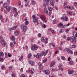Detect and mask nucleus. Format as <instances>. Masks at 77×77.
Here are the masks:
<instances>
[{"instance_id": "obj_1", "label": "nucleus", "mask_w": 77, "mask_h": 77, "mask_svg": "<svg viewBox=\"0 0 77 77\" xmlns=\"http://www.w3.org/2000/svg\"><path fill=\"white\" fill-rule=\"evenodd\" d=\"M77 32H73V35L74 36H72V38L71 39V41L72 42H74L75 43L76 42V39H77V38L76 37H75V34L77 33Z\"/></svg>"}, {"instance_id": "obj_2", "label": "nucleus", "mask_w": 77, "mask_h": 77, "mask_svg": "<svg viewBox=\"0 0 77 77\" xmlns=\"http://www.w3.org/2000/svg\"><path fill=\"white\" fill-rule=\"evenodd\" d=\"M11 12H12V13L15 12L14 16L15 17H17V15H18V11H17V10L16 9V8H13V11H12Z\"/></svg>"}, {"instance_id": "obj_3", "label": "nucleus", "mask_w": 77, "mask_h": 77, "mask_svg": "<svg viewBox=\"0 0 77 77\" xmlns=\"http://www.w3.org/2000/svg\"><path fill=\"white\" fill-rule=\"evenodd\" d=\"M38 46L36 45H34L31 47V49L32 51H34L38 50Z\"/></svg>"}, {"instance_id": "obj_4", "label": "nucleus", "mask_w": 77, "mask_h": 77, "mask_svg": "<svg viewBox=\"0 0 77 77\" xmlns=\"http://www.w3.org/2000/svg\"><path fill=\"white\" fill-rule=\"evenodd\" d=\"M21 28L23 29V30L24 32H26V30H27V26H24V24H22L21 25Z\"/></svg>"}, {"instance_id": "obj_5", "label": "nucleus", "mask_w": 77, "mask_h": 77, "mask_svg": "<svg viewBox=\"0 0 77 77\" xmlns=\"http://www.w3.org/2000/svg\"><path fill=\"white\" fill-rule=\"evenodd\" d=\"M32 17L33 18V21L34 23H36V22H38V19L36 17H35V16L33 15L32 16Z\"/></svg>"}, {"instance_id": "obj_6", "label": "nucleus", "mask_w": 77, "mask_h": 77, "mask_svg": "<svg viewBox=\"0 0 77 77\" xmlns=\"http://www.w3.org/2000/svg\"><path fill=\"white\" fill-rule=\"evenodd\" d=\"M47 53H48V50H46V52H44V51H42L41 52V55L42 56H46Z\"/></svg>"}, {"instance_id": "obj_7", "label": "nucleus", "mask_w": 77, "mask_h": 77, "mask_svg": "<svg viewBox=\"0 0 77 77\" xmlns=\"http://www.w3.org/2000/svg\"><path fill=\"white\" fill-rule=\"evenodd\" d=\"M40 17L42 21H44V20H46L47 19L46 17H45V16L44 15H41L40 16Z\"/></svg>"}, {"instance_id": "obj_8", "label": "nucleus", "mask_w": 77, "mask_h": 77, "mask_svg": "<svg viewBox=\"0 0 77 77\" xmlns=\"http://www.w3.org/2000/svg\"><path fill=\"white\" fill-rule=\"evenodd\" d=\"M27 20V18L26 17L25 19L24 20V21H25V24L26 25H28L29 24V22H28Z\"/></svg>"}, {"instance_id": "obj_9", "label": "nucleus", "mask_w": 77, "mask_h": 77, "mask_svg": "<svg viewBox=\"0 0 77 77\" xmlns=\"http://www.w3.org/2000/svg\"><path fill=\"white\" fill-rule=\"evenodd\" d=\"M68 73L69 74H72L74 73V70H72L70 71V69H69L68 70Z\"/></svg>"}, {"instance_id": "obj_10", "label": "nucleus", "mask_w": 77, "mask_h": 77, "mask_svg": "<svg viewBox=\"0 0 77 77\" xmlns=\"http://www.w3.org/2000/svg\"><path fill=\"white\" fill-rule=\"evenodd\" d=\"M41 54L39 53H38L36 56V58L37 59H40V58H41Z\"/></svg>"}, {"instance_id": "obj_11", "label": "nucleus", "mask_w": 77, "mask_h": 77, "mask_svg": "<svg viewBox=\"0 0 77 77\" xmlns=\"http://www.w3.org/2000/svg\"><path fill=\"white\" fill-rule=\"evenodd\" d=\"M29 71L30 72H31V74H33V73H34V72H35V71L33 69H29Z\"/></svg>"}, {"instance_id": "obj_12", "label": "nucleus", "mask_w": 77, "mask_h": 77, "mask_svg": "<svg viewBox=\"0 0 77 77\" xmlns=\"http://www.w3.org/2000/svg\"><path fill=\"white\" fill-rule=\"evenodd\" d=\"M45 72L46 74L47 75H48L50 74V71L48 70H45Z\"/></svg>"}, {"instance_id": "obj_13", "label": "nucleus", "mask_w": 77, "mask_h": 77, "mask_svg": "<svg viewBox=\"0 0 77 77\" xmlns=\"http://www.w3.org/2000/svg\"><path fill=\"white\" fill-rule=\"evenodd\" d=\"M18 27V25H17L16 26L13 27L11 28V30H14L16 29V28H17V27Z\"/></svg>"}, {"instance_id": "obj_14", "label": "nucleus", "mask_w": 77, "mask_h": 77, "mask_svg": "<svg viewBox=\"0 0 77 77\" xmlns=\"http://www.w3.org/2000/svg\"><path fill=\"white\" fill-rule=\"evenodd\" d=\"M29 64H30L31 66H33V65H34L35 63H34V62H33V61H29Z\"/></svg>"}, {"instance_id": "obj_15", "label": "nucleus", "mask_w": 77, "mask_h": 77, "mask_svg": "<svg viewBox=\"0 0 77 77\" xmlns=\"http://www.w3.org/2000/svg\"><path fill=\"white\" fill-rule=\"evenodd\" d=\"M50 3L51 6H54V1L53 0H51Z\"/></svg>"}, {"instance_id": "obj_16", "label": "nucleus", "mask_w": 77, "mask_h": 77, "mask_svg": "<svg viewBox=\"0 0 77 77\" xmlns=\"http://www.w3.org/2000/svg\"><path fill=\"white\" fill-rule=\"evenodd\" d=\"M56 65V63L55 62H52L51 63V64L50 65V66L51 67H52L53 65Z\"/></svg>"}, {"instance_id": "obj_17", "label": "nucleus", "mask_w": 77, "mask_h": 77, "mask_svg": "<svg viewBox=\"0 0 77 77\" xmlns=\"http://www.w3.org/2000/svg\"><path fill=\"white\" fill-rule=\"evenodd\" d=\"M14 35H15V36H18V35H19V33L17 31H16L14 32Z\"/></svg>"}, {"instance_id": "obj_18", "label": "nucleus", "mask_w": 77, "mask_h": 77, "mask_svg": "<svg viewBox=\"0 0 77 77\" xmlns=\"http://www.w3.org/2000/svg\"><path fill=\"white\" fill-rule=\"evenodd\" d=\"M62 26H63V24L62 23H59V24L58 25V27H61Z\"/></svg>"}, {"instance_id": "obj_19", "label": "nucleus", "mask_w": 77, "mask_h": 77, "mask_svg": "<svg viewBox=\"0 0 77 77\" xmlns=\"http://www.w3.org/2000/svg\"><path fill=\"white\" fill-rule=\"evenodd\" d=\"M11 39L12 41H14V40H15V37L14 36H12L11 38Z\"/></svg>"}, {"instance_id": "obj_20", "label": "nucleus", "mask_w": 77, "mask_h": 77, "mask_svg": "<svg viewBox=\"0 0 77 77\" xmlns=\"http://www.w3.org/2000/svg\"><path fill=\"white\" fill-rule=\"evenodd\" d=\"M8 6V3H5L3 5V7L4 8H6V7Z\"/></svg>"}, {"instance_id": "obj_21", "label": "nucleus", "mask_w": 77, "mask_h": 77, "mask_svg": "<svg viewBox=\"0 0 77 77\" xmlns=\"http://www.w3.org/2000/svg\"><path fill=\"white\" fill-rule=\"evenodd\" d=\"M31 56H32V54L31 53L29 54H28V58L30 59V58L31 57Z\"/></svg>"}, {"instance_id": "obj_22", "label": "nucleus", "mask_w": 77, "mask_h": 77, "mask_svg": "<svg viewBox=\"0 0 77 77\" xmlns=\"http://www.w3.org/2000/svg\"><path fill=\"white\" fill-rule=\"evenodd\" d=\"M3 53L2 52H0V57L3 56Z\"/></svg>"}, {"instance_id": "obj_23", "label": "nucleus", "mask_w": 77, "mask_h": 77, "mask_svg": "<svg viewBox=\"0 0 77 77\" xmlns=\"http://www.w3.org/2000/svg\"><path fill=\"white\" fill-rule=\"evenodd\" d=\"M35 1H31V4L32 5H35Z\"/></svg>"}, {"instance_id": "obj_24", "label": "nucleus", "mask_w": 77, "mask_h": 77, "mask_svg": "<svg viewBox=\"0 0 77 77\" xmlns=\"http://www.w3.org/2000/svg\"><path fill=\"white\" fill-rule=\"evenodd\" d=\"M6 9L8 12H9V11H10V8H9V7H7L6 8Z\"/></svg>"}, {"instance_id": "obj_25", "label": "nucleus", "mask_w": 77, "mask_h": 77, "mask_svg": "<svg viewBox=\"0 0 77 77\" xmlns=\"http://www.w3.org/2000/svg\"><path fill=\"white\" fill-rule=\"evenodd\" d=\"M44 12L45 13H48V10H47V9H46L45 8H44Z\"/></svg>"}, {"instance_id": "obj_26", "label": "nucleus", "mask_w": 77, "mask_h": 77, "mask_svg": "<svg viewBox=\"0 0 77 77\" xmlns=\"http://www.w3.org/2000/svg\"><path fill=\"white\" fill-rule=\"evenodd\" d=\"M65 17H61V19L62 21H65Z\"/></svg>"}, {"instance_id": "obj_27", "label": "nucleus", "mask_w": 77, "mask_h": 77, "mask_svg": "<svg viewBox=\"0 0 77 77\" xmlns=\"http://www.w3.org/2000/svg\"><path fill=\"white\" fill-rule=\"evenodd\" d=\"M64 21H68V19L66 17V16H65Z\"/></svg>"}, {"instance_id": "obj_28", "label": "nucleus", "mask_w": 77, "mask_h": 77, "mask_svg": "<svg viewBox=\"0 0 77 77\" xmlns=\"http://www.w3.org/2000/svg\"><path fill=\"white\" fill-rule=\"evenodd\" d=\"M44 38V37H42L41 38V40L42 41V42H44L45 41Z\"/></svg>"}, {"instance_id": "obj_29", "label": "nucleus", "mask_w": 77, "mask_h": 77, "mask_svg": "<svg viewBox=\"0 0 77 77\" xmlns=\"http://www.w3.org/2000/svg\"><path fill=\"white\" fill-rule=\"evenodd\" d=\"M72 48H76V45H73L72 46Z\"/></svg>"}, {"instance_id": "obj_30", "label": "nucleus", "mask_w": 77, "mask_h": 77, "mask_svg": "<svg viewBox=\"0 0 77 77\" xmlns=\"http://www.w3.org/2000/svg\"><path fill=\"white\" fill-rule=\"evenodd\" d=\"M1 44H2V42H5V41L4 40V39H2L0 41Z\"/></svg>"}, {"instance_id": "obj_31", "label": "nucleus", "mask_w": 77, "mask_h": 77, "mask_svg": "<svg viewBox=\"0 0 77 77\" xmlns=\"http://www.w3.org/2000/svg\"><path fill=\"white\" fill-rule=\"evenodd\" d=\"M48 9L49 11L51 12L52 11V9H51V7H49Z\"/></svg>"}, {"instance_id": "obj_32", "label": "nucleus", "mask_w": 77, "mask_h": 77, "mask_svg": "<svg viewBox=\"0 0 77 77\" xmlns=\"http://www.w3.org/2000/svg\"><path fill=\"white\" fill-rule=\"evenodd\" d=\"M61 58L62 60H65V57L64 56L61 57Z\"/></svg>"}, {"instance_id": "obj_33", "label": "nucleus", "mask_w": 77, "mask_h": 77, "mask_svg": "<svg viewBox=\"0 0 77 77\" xmlns=\"http://www.w3.org/2000/svg\"><path fill=\"white\" fill-rule=\"evenodd\" d=\"M23 56H21L19 58V60L20 61H21L22 59H23Z\"/></svg>"}, {"instance_id": "obj_34", "label": "nucleus", "mask_w": 77, "mask_h": 77, "mask_svg": "<svg viewBox=\"0 0 77 77\" xmlns=\"http://www.w3.org/2000/svg\"><path fill=\"white\" fill-rule=\"evenodd\" d=\"M72 63H73V62L72 61H70L69 62V65H72Z\"/></svg>"}, {"instance_id": "obj_35", "label": "nucleus", "mask_w": 77, "mask_h": 77, "mask_svg": "<svg viewBox=\"0 0 77 77\" xmlns=\"http://www.w3.org/2000/svg\"><path fill=\"white\" fill-rule=\"evenodd\" d=\"M47 60V58H45L44 60L43 61V62L44 63H45L46 61Z\"/></svg>"}, {"instance_id": "obj_36", "label": "nucleus", "mask_w": 77, "mask_h": 77, "mask_svg": "<svg viewBox=\"0 0 77 77\" xmlns=\"http://www.w3.org/2000/svg\"><path fill=\"white\" fill-rule=\"evenodd\" d=\"M10 45L11 47H14V44L13 43H11L10 44Z\"/></svg>"}, {"instance_id": "obj_37", "label": "nucleus", "mask_w": 77, "mask_h": 77, "mask_svg": "<svg viewBox=\"0 0 77 77\" xmlns=\"http://www.w3.org/2000/svg\"><path fill=\"white\" fill-rule=\"evenodd\" d=\"M68 31H69V30L67 29H66L65 32L66 33H68Z\"/></svg>"}, {"instance_id": "obj_38", "label": "nucleus", "mask_w": 77, "mask_h": 77, "mask_svg": "<svg viewBox=\"0 0 77 77\" xmlns=\"http://www.w3.org/2000/svg\"><path fill=\"white\" fill-rule=\"evenodd\" d=\"M71 37H69L67 38V40L68 41H70V39L71 40Z\"/></svg>"}, {"instance_id": "obj_39", "label": "nucleus", "mask_w": 77, "mask_h": 77, "mask_svg": "<svg viewBox=\"0 0 77 77\" xmlns=\"http://www.w3.org/2000/svg\"><path fill=\"white\" fill-rule=\"evenodd\" d=\"M68 49V48H65V49H64V50H65V51H68V49Z\"/></svg>"}, {"instance_id": "obj_40", "label": "nucleus", "mask_w": 77, "mask_h": 77, "mask_svg": "<svg viewBox=\"0 0 77 77\" xmlns=\"http://www.w3.org/2000/svg\"><path fill=\"white\" fill-rule=\"evenodd\" d=\"M64 32V31L63 30H60V33H63Z\"/></svg>"}, {"instance_id": "obj_41", "label": "nucleus", "mask_w": 77, "mask_h": 77, "mask_svg": "<svg viewBox=\"0 0 77 77\" xmlns=\"http://www.w3.org/2000/svg\"><path fill=\"white\" fill-rule=\"evenodd\" d=\"M38 66H41L42 64L41 63H38Z\"/></svg>"}, {"instance_id": "obj_42", "label": "nucleus", "mask_w": 77, "mask_h": 77, "mask_svg": "<svg viewBox=\"0 0 77 77\" xmlns=\"http://www.w3.org/2000/svg\"><path fill=\"white\" fill-rule=\"evenodd\" d=\"M8 57H11V56H12V55H11V54H10V53H9L8 54Z\"/></svg>"}, {"instance_id": "obj_43", "label": "nucleus", "mask_w": 77, "mask_h": 77, "mask_svg": "<svg viewBox=\"0 0 77 77\" xmlns=\"http://www.w3.org/2000/svg\"><path fill=\"white\" fill-rule=\"evenodd\" d=\"M58 48L60 50H62V47H59Z\"/></svg>"}, {"instance_id": "obj_44", "label": "nucleus", "mask_w": 77, "mask_h": 77, "mask_svg": "<svg viewBox=\"0 0 77 77\" xmlns=\"http://www.w3.org/2000/svg\"><path fill=\"white\" fill-rule=\"evenodd\" d=\"M12 66H11L9 68V70H12Z\"/></svg>"}, {"instance_id": "obj_45", "label": "nucleus", "mask_w": 77, "mask_h": 77, "mask_svg": "<svg viewBox=\"0 0 77 77\" xmlns=\"http://www.w3.org/2000/svg\"><path fill=\"white\" fill-rule=\"evenodd\" d=\"M25 77V75H24L23 74H22L20 76V77Z\"/></svg>"}, {"instance_id": "obj_46", "label": "nucleus", "mask_w": 77, "mask_h": 77, "mask_svg": "<svg viewBox=\"0 0 77 77\" xmlns=\"http://www.w3.org/2000/svg\"><path fill=\"white\" fill-rule=\"evenodd\" d=\"M11 76H12V77H15V74L14 73H12V74Z\"/></svg>"}, {"instance_id": "obj_47", "label": "nucleus", "mask_w": 77, "mask_h": 77, "mask_svg": "<svg viewBox=\"0 0 77 77\" xmlns=\"http://www.w3.org/2000/svg\"><path fill=\"white\" fill-rule=\"evenodd\" d=\"M51 45H52V46H53V47H55V45H54V43H52Z\"/></svg>"}, {"instance_id": "obj_48", "label": "nucleus", "mask_w": 77, "mask_h": 77, "mask_svg": "<svg viewBox=\"0 0 77 77\" xmlns=\"http://www.w3.org/2000/svg\"><path fill=\"white\" fill-rule=\"evenodd\" d=\"M4 60L2 58H0V61H2L3 62Z\"/></svg>"}, {"instance_id": "obj_49", "label": "nucleus", "mask_w": 77, "mask_h": 77, "mask_svg": "<svg viewBox=\"0 0 77 77\" xmlns=\"http://www.w3.org/2000/svg\"><path fill=\"white\" fill-rule=\"evenodd\" d=\"M51 33H54L55 32H54V30H51Z\"/></svg>"}, {"instance_id": "obj_50", "label": "nucleus", "mask_w": 77, "mask_h": 77, "mask_svg": "<svg viewBox=\"0 0 77 77\" xmlns=\"http://www.w3.org/2000/svg\"><path fill=\"white\" fill-rule=\"evenodd\" d=\"M26 16V14H23V17H25Z\"/></svg>"}, {"instance_id": "obj_51", "label": "nucleus", "mask_w": 77, "mask_h": 77, "mask_svg": "<svg viewBox=\"0 0 77 77\" xmlns=\"http://www.w3.org/2000/svg\"><path fill=\"white\" fill-rule=\"evenodd\" d=\"M3 19V17H2V15H0V20Z\"/></svg>"}, {"instance_id": "obj_52", "label": "nucleus", "mask_w": 77, "mask_h": 77, "mask_svg": "<svg viewBox=\"0 0 77 77\" xmlns=\"http://www.w3.org/2000/svg\"><path fill=\"white\" fill-rule=\"evenodd\" d=\"M38 37H41V33L38 34Z\"/></svg>"}, {"instance_id": "obj_53", "label": "nucleus", "mask_w": 77, "mask_h": 77, "mask_svg": "<svg viewBox=\"0 0 77 77\" xmlns=\"http://www.w3.org/2000/svg\"><path fill=\"white\" fill-rule=\"evenodd\" d=\"M42 27H44V28H45L46 26H45V25L43 24L42 25Z\"/></svg>"}, {"instance_id": "obj_54", "label": "nucleus", "mask_w": 77, "mask_h": 77, "mask_svg": "<svg viewBox=\"0 0 77 77\" xmlns=\"http://www.w3.org/2000/svg\"><path fill=\"white\" fill-rule=\"evenodd\" d=\"M69 53H71V54H73V52L71 50H70V52Z\"/></svg>"}, {"instance_id": "obj_55", "label": "nucleus", "mask_w": 77, "mask_h": 77, "mask_svg": "<svg viewBox=\"0 0 77 77\" xmlns=\"http://www.w3.org/2000/svg\"><path fill=\"white\" fill-rule=\"evenodd\" d=\"M45 2L47 3H49V1L48 0H45Z\"/></svg>"}, {"instance_id": "obj_56", "label": "nucleus", "mask_w": 77, "mask_h": 77, "mask_svg": "<svg viewBox=\"0 0 77 77\" xmlns=\"http://www.w3.org/2000/svg\"><path fill=\"white\" fill-rule=\"evenodd\" d=\"M53 23V24H55L56 23V20H54Z\"/></svg>"}, {"instance_id": "obj_57", "label": "nucleus", "mask_w": 77, "mask_h": 77, "mask_svg": "<svg viewBox=\"0 0 77 77\" xmlns=\"http://www.w3.org/2000/svg\"><path fill=\"white\" fill-rule=\"evenodd\" d=\"M68 13L69 15H71L72 14V13L69 11H68Z\"/></svg>"}, {"instance_id": "obj_58", "label": "nucleus", "mask_w": 77, "mask_h": 77, "mask_svg": "<svg viewBox=\"0 0 77 77\" xmlns=\"http://www.w3.org/2000/svg\"><path fill=\"white\" fill-rule=\"evenodd\" d=\"M44 8H46V4H44Z\"/></svg>"}, {"instance_id": "obj_59", "label": "nucleus", "mask_w": 77, "mask_h": 77, "mask_svg": "<svg viewBox=\"0 0 77 77\" xmlns=\"http://www.w3.org/2000/svg\"><path fill=\"white\" fill-rule=\"evenodd\" d=\"M2 45L3 47H4V46L5 45V43H2Z\"/></svg>"}, {"instance_id": "obj_60", "label": "nucleus", "mask_w": 77, "mask_h": 77, "mask_svg": "<svg viewBox=\"0 0 77 77\" xmlns=\"http://www.w3.org/2000/svg\"><path fill=\"white\" fill-rule=\"evenodd\" d=\"M26 73H29V72H30L29 70H26Z\"/></svg>"}, {"instance_id": "obj_61", "label": "nucleus", "mask_w": 77, "mask_h": 77, "mask_svg": "<svg viewBox=\"0 0 77 77\" xmlns=\"http://www.w3.org/2000/svg\"><path fill=\"white\" fill-rule=\"evenodd\" d=\"M59 70H61V71L63 70V68H60L59 69Z\"/></svg>"}, {"instance_id": "obj_62", "label": "nucleus", "mask_w": 77, "mask_h": 77, "mask_svg": "<svg viewBox=\"0 0 77 77\" xmlns=\"http://www.w3.org/2000/svg\"><path fill=\"white\" fill-rule=\"evenodd\" d=\"M43 21H44V22H45V23H47V20H43Z\"/></svg>"}, {"instance_id": "obj_63", "label": "nucleus", "mask_w": 77, "mask_h": 77, "mask_svg": "<svg viewBox=\"0 0 77 77\" xmlns=\"http://www.w3.org/2000/svg\"><path fill=\"white\" fill-rule=\"evenodd\" d=\"M18 5H21V2H19L18 4Z\"/></svg>"}, {"instance_id": "obj_64", "label": "nucleus", "mask_w": 77, "mask_h": 77, "mask_svg": "<svg viewBox=\"0 0 77 77\" xmlns=\"http://www.w3.org/2000/svg\"><path fill=\"white\" fill-rule=\"evenodd\" d=\"M69 25H70V23H68V24H67L66 25V26H69Z\"/></svg>"}]
</instances>
